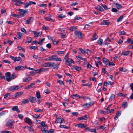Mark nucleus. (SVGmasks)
<instances>
[{"mask_svg":"<svg viewBox=\"0 0 133 133\" xmlns=\"http://www.w3.org/2000/svg\"><path fill=\"white\" fill-rule=\"evenodd\" d=\"M63 60H65V64L69 66H71V63H74V61L71 58H69L68 53L65 56Z\"/></svg>","mask_w":133,"mask_h":133,"instance_id":"obj_1","label":"nucleus"},{"mask_svg":"<svg viewBox=\"0 0 133 133\" xmlns=\"http://www.w3.org/2000/svg\"><path fill=\"white\" fill-rule=\"evenodd\" d=\"M57 56L56 55H53L51 56L46 58L45 60L47 61H60L61 60V58H58Z\"/></svg>","mask_w":133,"mask_h":133,"instance_id":"obj_2","label":"nucleus"},{"mask_svg":"<svg viewBox=\"0 0 133 133\" xmlns=\"http://www.w3.org/2000/svg\"><path fill=\"white\" fill-rule=\"evenodd\" d=\"M74 33L76 36L79 38L82 39L84 37V34L78 31H75Z\"/></svg>","mask_w":133,"mask_h":133,"instance_id":"obj_3","label":"nucleus"},{"mask_svg":"<svg viewBox=\"0 0 133 133\" xmlns=\"http://www.w3.org/2000/svg\"><path fill=\"white\" fill-rule=\"evenodd\" d=\"M14 122V121L12 120H9L6 123V126L9 128H11Z\"/></svg>","mask_w":133,"mask_h":133,"instance_id":"obj_4","label":"nucleus"},{"mask_svg":"<svg viewBox=\"0 0 133 133\" xmlns=\"http://www.w3.org/2000/svg\"><path fill=\"white\" fill-rule=\"evenodd\" d=\"M56 120L55 121V123H62L64 122V119L62 118H61L59 117H56Z\"/></svg>","mask_w":133,"mask_h":133,"instance_id":"obj_5","label":"nucleus"},{"mask_svg":"<svg viewBox=\"0 0 133 133\" xmlns=\"http://www.w3.org/2000/svg\"><path fill=\"white\" fill-rule=\"evenodd\" d=\"M34 20V18L32 17H30L28 18L27 20L24 21V22L26 24H29L31 23Z\"/></svg>","mask_w":133,"mask_h":133,"instance_id":"obj_6","label":"nucleus"},{"mask_svg":"<svg viewBox=\"0 0 133 133\" xmlns=\"http://www.w3.org/2000/svg\"><path fill=\"white\" fill-rule=\"evenodd\" d=\"M59 65V64H55L54 63L50 62L49 67H52L54 69H57Z\"/></svg>","mask_w":133,"mask_h":133,"instance_id":"obj_7","label":"nucleus"},{"mask_svg":"<svg viewBox=\"0 0 133 133\" xmlns=\"http://www.w3.org/2000/svg\"><path fill=\"white\" fill-rule=\"evenodd\" d=\"M26 68L25 66L19 65L16 67L15 69L16 71H18L19 70H23Z\"/></svg>","mask_w":133,"mask_h":133,"instance_id":"obj_8","label":"nucleus"},{"mask_svg":"<svg viewBox=\"0 0 133 133\" xmlns=\"http://www.w3.org/2000/svg\"><path fill=\"white\" fill-rule=\"evenodd\" d=\"M19 88V86L18 85L13 86L10 87L9 88L8 90L11 91H15L17 90Z\"/></svg>","mask_w":133,"mask_h":133,"instance_id":"obj_9","label":"nucleus"},{"mask_svg":"<svg viewBox=\"0 0 133 133\" xmlns=\"http://www.w3.org/2000/svg\"><path fill=\"white\" fill-rule=\"evenodd\" d=\"M18 10L22 12V14L21 15V17H23L25 16L27 12V10H24L23 9H19Z\"/></svg>","mask_w":133,"mask_h":133,"instance_id":"obj_10","label":"nucleus"},{"mask_svg":"<svg viewBox=\"0 0 133 133\" xmlns=\"http://www.w3.org/2000/svg\"><path fill=\"white\" fill-rule=\"evenodd\" d=\"M75 126L79 128H84L87 127V125L79 123L77 124Z\"/></svg>","mask_w":133,"mask_h":133,"instance_id":"obj_11","label":"nucleus"},{"mask_svg":"<svg viewBox=\"0 0 133 133\" xmlns=\"http://www.w3.org/2000/svg\"><path fill=\"white\" fill-rule=\"evenodd\" d=\"M85 130L88 131L92 132L95 133L96 132V129L90 128L88 127L86 128L85 129Z\"/></svg>","mask_w":133,"mask_h":133,"instance_id":"obj_12","label":"nucleus"},{"mask_svg":"<svg viewBox=\"0 0 133 133\" xmlns=\"http://www.w3.org/2000/svg\"><path fill=\"white\" fill-rule=\"evenodd\" d=\"M110 22L108 21V20H103V22L101 23V25H108L110 24Z\"/></svg>","mask_w":133,"mask_h":133,"instance_id":"obj_13","label":"nucleus"},{"mask_svg":"<svg viewBox=\"0 0 133 133\" xmlns=\"http://www.w3.org/2000/svg\"><path fill=\"white\" fill-rule=\"evenodd\" d=\"M112 105V104H111L109 105L107 107L106 109V110L108 112L111 113H113L114 111V109H110L109 108L110 107H111Z\"/></svg>","mask_w":133,"mask_h":133,"instance_id":"obj_14","label":"nucleus"},{"mask_svg":"<svg viewBox=\"0 0 133 133\" xmlns=\"http://www.w3.org/2000/svg\"><path fill=\"white\" fill-rule=\"evenodd\" d=\"M24 121L26 123H28L29 125H31L32 124V122L31 120L28 117L25 118Z\"/></svg>","mask_w":133,"mask_h":133,"instance_id":"obj_15","label":"nucleus"},{"mask_svg":"<svg viewBox=\"0 0 133 133\" xmlns=\"http://www.w3.org/2000/svg\"><path fill=\"white\" fill-rule=\"evenodd\" d=\"M34 35V37H37L39 36H41V32H36V31H33Z\"/></svg>","mask_w":133,"mask_h":133,"instance_id":"obj_16","label":"nucleus"},{"mask_svg":"<svg viewBox=\"0 0 133 133\" xmlns=\"http://www.w3.org/2000/svg\"><path fill=\"white\" fill-rule=\"evenodd\" d=\"M32 77H28L27 78H23V81L24 82H30L31 80H32Z\"/></svg>","mask_w":133,"mask_h":133,"instance_id":"obj_17","label":"nucleus"},{"mask_svg":"<svg viewBox=\"0 0 133 133\" xmlns=\"http://www.w3.org/2000/svg\"><path fill=\"white\" fill-rule=\"evenodd\" d=\"M29 100L31 103L35 102L36 98L33 96H29L28 98Z\"/></svg>","mask_w":133,"mask_h":133,"instance_id":"obj_18","label":"nucleus"},{"mask_svg":"<svg viewBox=\"0 0 133 133\" xmlns=\"http://www.w3.org/2000/svg\"><path fill=\"white\" fill-rule=\"evenodd\" d=\"M29 102V100L26 99H23L22 101L21 105H24Z\"/></svg>","mask_w":133,"mask_h":133,"instance_id":"obj_19","label":"nucleus"},{"mask_svg":"<svg viewBox=\"0 0 133 133\" xmlns=\"http://www.w3.org/2000/svg\"><path fill=\"white\" fill-rule=\"evenodd\" d=\"M121 111H118L116 114V116L114 117V119L115 120L117 119L118 117L121 115Z\"/></svg>","mask_w":133,"mask_h":133,"instance_id":"obj_20","label":"nucleus"},{"mask_svg":"<svg viewBox=\"0 0 133 133\" xmlns=\"http://www.w3.org/2000/svg\"><path fill=\"white\" fill-rule=\"evenodd\" d=\"M95 8L96 9L98 10L101 12H103L104 10L103 8L99 5L97 6L96 7H95Z\"/></svg>","mask_w":133,"mask_h":133,"instance_id":"obj_21","label":"nucleus"},{"mask_svg":"<svg viewBox=\"0 0 133 133\" xmlns=\"http://www.w3.org/2000/svg\"><path fill=\"white\" fill-rule=\"evenodd\" d=\"M23 94V92H19L15 94V97L16 98H18L21 96Z\"/></svg>","mask_w":133,"mask_h":133,"instance_id":"obj_22","label":"nucleus"},{"mask_svg":"<svg viewBox=\"0 0 133 133\" xmlns=\"http://www.w3.org/2000/svg\"><path fill=\"white\" fill-rule=\"evenodd\" d=\"M103 62L107 65H108V64L110 62L108 59L106 58H104L103 59Z\"/></svg>","mask_w":133,"mask_h":133,"instance_id":"obj_23","label":"nucleus"},{"mask_svg":"<svg viewBox=\"0 0 133 133\" xmlns=\"http://www.w3.org/2000/svg\"><path fill=\"white\" fill-rule=\"evenodd\" d=\"M87 115H84L83 116L80 117L79 118L78 120H86L87 119Z\"/></svg>","mask_w":133,"mask_h":133,"instance_id":"obj_24","label":"nucleus"},{"mask_svg":"<svg viewBox=\"0 0 133 133\" xmlns=\"http://www.w3.org/2000/svg\"><path fill=\"white\" fill-rule=\"evenodd\" d=\"M41 72H46L48 71L49 68H40Z\"/></svg>","mask_w":133,"mask_h":133,"instance_id":"obj_25","label":"nucleus"},{"mask_svg":"<svg viewBox=\"0 0 133 133\" xmlns=\"http://www.w3.org/2000/svg\"><path fill=\"white\" fill-rule=\"evenodd\" d=\"M97 43L101 45H103V40L99 38L97 41Z\"/></svg>","mask_w":133,"mask_h":133,"instance_id":"obj_26","label":"nucleus"},{"mask_svg":"<svg viewBox=\"0 0 133 133\" xmlns=\"http://www.w3.org/2000/svg\"><path fill=\"white\" fill-rule=\"evenodd\" d=\"M31 37H27L25 42L27 43H31Z\"/></svg>","mask_w":133,"mask_h":133,"instance_id":"obj_27","label":"nucleus"},{"mask_svg":"<svg viewBox=\"0 0 133 133\" xmlns=\"http://www.w3.org/2000/svg\"><path fill=\"white\" fill-rule=\"evenodd\" d=\"M10 94L9 93H7L5 95L4 98L7 99H8L10 98Z\"/></svg>","mask_w":133,"mask_h":133,"instance_id":"obj_28","label":"nucleus"},{"mask_svg":"<svg viewBox=\"0 0 133 133\" xmlns=\"http://www.w3.org/2000/svg\"><path fill=\"white\" fill-rule=\"evenodd\" d=\"M31 5V3H30V1L25 3L24 8L28 7L29 6Z\"/></svg>","mask_w":133,"mask_h":133,"instance_id":"obj_29","label":"nucleus"},{"mask_svg":"<svg viewBox=\"0 0 133 133\" xmlns=\"http://www.w3.org/2000/svg\"><path fill=\"white\" fill-rule=\"evenodd\" d=\"M114 4H115L117 8L118 9H121L122 8L121 5L118 3H114Z\"/></svg>","mask_w":133,"mask_h":133,"instance_id":"obj_30","label":"nucleus"},{"mask_svg":"<svg viewBox=\"0 0 133 133\" xmlns=\"http://www.w3.org/2000/svg\"><path fill=\"white\" fill-rule=\"evenodd\" d=\"M35 84V83H32L28 85L27 87L25 88V89H30L33 88V86Z\"/></svg>","mask_w":133,"mask_h":133,"instance_id":"obj_31","label":"nucleus"},{"mask_svg":"<svg viewBox=\"0 0 133 133\" xmlns=\"http://www.w3.org/2000/svg\"><path fill=\"white\" fill-rule=\"evenodd\" d=\"M113 84V83L110 81H108L107 82H104V85L107 86V85H111Z\"/></svg>","mask_w":133,"mask_h":133,"instance_id":"obj_32","label":"nucleus"},{"mask_svg":"<svg viewBox=\"0 0 133 133\" xmlns=\"http://www.w3.org/2000/svg\"><path fill=\"white\" fill-rule=\"evenodd\" d=\"M98 38V36L96 34H94L93 36V37L91 38V40L92 41L96 40Z\"/></svg>","mask_w":133,"mask_h":133,"instance_id":"obj_33","label":"nucleus"},{"mask_svg":"<svg viewBox=\"0 0 133 133\" xmlns=\"http://www.w3.org/2000/svg\"><path fill=\"white\" fill-rule=\"evenodd\" d=\"M127 105V102H124L122 104V106L124 108H125Z\"/></svg>","mask_w":133,"mask_h":133,"instance_id":"obj_34","label":"nucleus"},{"mask_svg":"<svg viewBox=\"0 0 133 133\" xmlns=\"http://www.w3.org/2000/svg\"><path fill=\"white\" fill-rule=\"evenodd\" d=\"M28 130L30 132H32L34 131V129L33 127L31 125L28 127Z\"/></svg>","mask_w":133,"mask_h":133,"instance_id":"obj_35","label":"nucleus"},{"mask_svg":"<svg viewBox=\"0 0 133 133\" xmlns=\"http://www.w3.org/2000/svg\"><path fill=\"white\" fill-rule=\"evenodd\" d=\"M44 18L48 21H53V19L49 17H45Z\"/></svg>","mask_w":133,"mask_h":133,"instance_id":"obj_36","label":"nucleus"},{"mask_svg":"<svg viewBox=\"0 0 133 133\" xmlns=\"http://www.w3.org/2000/svg\"><path fill=\"white\" fill-rule=\"evenodd\" d=\"M74 68L76 70L79 71L81 69V67L77 66H75L74 67Z\"/></svg>","mask_w":133,"mask_h":133,"instance_id":"obj_37","label":"nucleus"},{"mask_svg":"<svg viewBox=\"0 0 133 133\" xmlns=\"http://www.w3.org/2000/svg\"><path fill=\"white\" fill-rule=\"evenodd\" d=\"M77 28L76 26H71L69 28V30L71 31H74Z\"/></svg>","mask_w":133,"mask_h":133,"instance_id":"obj_38","label":"nucleus"},{"mask_svg":"<svg viewBox=\"0 0 133 133\" xmlns=\"http://www.w3.org/2000/svg\"><path fill=\"white\" fill-rule=\"evenodd\" d=\"M79 50L83 54H85L86 53L87 54H88V52H87L85 51L81 48H79Z\"/></svg>","mask_w":133,"mask_h":133,"instance_id":"obj_39","label":"nucleus"},{"mask_svg":"<svg viewBox=\"0 0 133 133\" xmlns=\"http://www.w3.org/2000/svg\"><path fill=\"white\" fill-rule=\"evenodd\" d=\"M18 110V108L17 106H14L12 108V110L13 111H17Z\"/></svg>","mask_w":133,"mask_h":133,"instance_id":"obj_40","label":"nucleus"},{"mask_svg":"<svg viewBox=\"0 0 133 133\" xmlns=\"http://www.w3.org/2000/svg\"><path fill=\"white\" fill-rule=\"evenodd\" d=\"M115 97V95L114 94H111L109 98V100H112V99H114Z\"/></svg>","mask_w":133,"mask_h":133,"instance_id":"obj_41","label":"nucleus"},{"mask_svg":"<svg viewBox=\"0 0 133 133\" xmlns=\"http://www.w3.org/2000/svg\"><path fill=\"white\" fill-rule=\"evenodd\" d=\"M50 64V62H46L43 64V66L47 67L48 66H49V65Z\"/></svg>","mask_w":133,"mask_h":133,"instance_id":"obj_42","label":"nucleus"},{"mask_svg":"<svg viewBox=\"0 0 133 133\" xmlns=\"http://www.w3.org/2000/svg\"><path fill=\"white\" fill-rule=\"evenodd\" d=\"M89 104L88 103H86L82 105V106L84 108H87L89 107Z\"/></svg>","mask_w":133,"mask_h":133,"instance_id":"obj_43","label":"nucleus"},{"mask_svg":"<svg viewBox=\"0 0 133 133\" xmlns=\"http://www.w3.org/2000/svg\"><path fill=\"white\" fill-rule=\"evenodd\" d=\"M75 97H77L79 98H80V96L79 95H78L77 94H73L72 95V97L73 98H74Z\"/></svg>","mask_w":133,"mask_h":133,"instance_id":"obj_44","label":"nucleus"},{"mask_svg":"<svg viewBox=\"0 0 133 133\" xmlns=\"http://www.w3.org/2000/svg\"><path fill=\"white\" fill-rule=\"evenodd\" d=\"M118 96H119L120 97H123L125 96H126L127 95V94H126L125 95H124L123 93H119L118 94Z\"/></svg>","mask_w":133,"mask_h":133,"instance_id":"obj_45","label":"nucleus"},{"mask_svg":"<svg viewBox=\"0 0 133 133\" xmlns=\"http://www.w3.org/2000/svg\"><path fill=\"white\" fill-rule=\"evenodd\" d=\"M57 82L61 84L64 85L65 84L64 81H63L58 80L57 81Z\"/></svg>","mask_w":133,"mask_h":133,"instance_id":"obj_46","label":"nucleus"},{"mask_svg":"<svg viewBox=\"0 0 133 133\" xmlns=\"http://www.w3.org/2000/svg\"><path fill=\"white\" fill-rule=\"evenodd\" d=\"M128 54L129 51H125L124 52H123L122 54H121V55H123L125 56H127L128 55Z\"/></svg>","mask_w":133,"mask_h":133,"instance_id":"obj_47","label":"nucleus"},{"mask_svg":"<svg viewBox=\"0 0 133 133\" xmlns=\"http://www.w3.org/2000/svg\"><path fill=\"white\" fill-rule=\"evenodd\" d=\"M34 111L36 112H42L43 111V110L41 109H37L36 108H35L34 109Z\"/></svg>","mask_w":133,"mask_h":133,"instance_id":"obj_48","label":"nucleus"},{"mask_svg":"<svg viewBox=\"0 0 133 133\" xmlns=\"http://www.w3.org/2000/svg\"><path fill=\"white\" fill-rule=\"evenodd\" d=\"M66 16L65 15H63V14H60L58 16L59 18H64Z\"/></svg>","mask_w":133,"mask_h":133,"instance_id":"obj_49","label":"nucleus"},{"mask_svg":"<svg viewBox=\"0 0 133 133\" xmlns=\"http://www.w3.org/2000/svg\"><path fill=\"white\" fill-rule=\"evenodd\" d=\"M41 72L40 69H38L34 71L32 73H34V74H36L37 73H39Z\"/></svg>","mask_w":133,"mask_h":133,"instance_id":"obj_50","label":"nucleus"},{"mask_svg":"<svg viewBox=\"0 0 133 133\" xmlns=\"http://www.w3.org/2000/svg\"><path fill=\"white\" fill-rule=\"evenodd\" d=\"M123 17V15L121 16L118 18V19L117 20V21L118 22L120 21L122 19Z\"/></svg>","mask_w":133,"mask_h":133,"instance_id":"obj_51","label":"nucleus"},{"mask_svg":"<svg viewBox=\"0 0 133 133\" xmlns=\"http://www.w3.org/2000/svg\"><path fill=\"white\" fill-rule=\"evenodd\" d=\"M56 54H64L65 52L64 51H58L56 52Z\"/></svg>","mask_w":133,"mask_h":133,"instance_id":"obj_52","label":"nucleus"},{"mask_svg":"<svg viewBox=\"0 0 133 133\" xmlns=\"http://www.w3.org/2000/svg\"><path fill=\"white\" fill-rule=\"evenodd\" d=\"M40 116V115H37L36 114H35V116H33L32 117L36 119H37L39 118Z\"/></svg>","mask_w":133,"mask_h":133,"instance_id":"obj_53","label":"nucleus"},{"mask_svg":"<svg viewBox=\"0 0 133 133\" xmlns=\"http://www.w3.org/2000/svg\"><path fill=\"white\" fill-rule=\"evenodd\" d=\"M41 131L43 133H49L48 131L45 130L44 128L41 129Z\"/></svg>","mask_w":133,"mask_h":133,"instance_id":"obj_54","label":"nucleus"},{"mask_svg":"<svg viewBox=\"0 0 133 133\" xmlns=\"http://www.w3.org/2000/svg\"><path fill=\"white\" fill-rule=\"evenodd\" d=\"M36 97L37 98H39L40 97V95L39 92L37 91L36 92Z\"/></svg>","mask_w":133,"mask_h":133,"instance_id":"obj_55","label":"nucleus"},{"mask_svg":"<svg viewBox=\"0 0 133 133\" xmlns=\"http://www.w3.org/2000/svg\"><path fill=\"white\" fill-rule=\"evenodd\" d=\"M38 6L41 7H45L46 6V4H45L42 3L40 4Z\"/></svg>","mask_w":133,"mask_h":133,"instance_id":"obj_56","label":"nucleus"},{"mask_svg":"<svg viewBox=\"0 0 133 133\" xmlns=\"http://www.w3.org/2000/svg\"><path fill=\"white\" fill-rule=\"evenodd\" d=\"M21 57H18L15 58L14 61L15 62H16L17 61H21Z\"/></svg>","mask_w":133,"mask_h":133,"instance_id":"obj_57","label":"nucleus"},{"mask_svg":"<svg viewBox=\"0 0 133 133\" xmlns=\"http://www.w3.org/2000/svg\"><path fill=\"white\" fill-rule=\"evenodd\" d=\"M47 37L50 40H52V41H54V37H51V36H47Z\"/></svg>","mask_w":133,"mask_h":133,"instance_id":"obj_58","label":"nucleus"},{"mask_svg":"<svg viewBox=\"0 0 133 133\" xmlns=\"http://www.w3.org/2000/svg\"><path fill=\"white\" fill-rule=\"evenodd\" d=\"M60 127L62 128H64L65 129H68V127L65 125H60Z\"/></svg>","mask_w":133,"mask_h":133,"instance_id":"obj_59","label":"nucleus"},{"mask_svg":"<svg viewBox=\"0 0 133 133\" xmlns=\"http://www.w3.org/2000/svg\"><path fill=\"white\" fill-rule=\"evenodd\" d=\"M18 117L20 119H23V118H24L23 115L21 114H19L18 116Z\"/></svg>","mask_w":133,"mask_h":133,"instance_id":"obj_60","label":"nucleus"},{"mask_svg":"<svg viewBox=\"0 0 133 133\" xmlns=\"http://www.w3.org/2000/svg\"><path fill=\"white\" fill-rule=\"evenodd\" d=\"M112 11L114 12H117L118 11V10L115 8H113L111 10Z\"/></svg>","mask_w":133,"mask_h":133,"instance_id":"obj_61","label":"nucleus"},{"mask_svg":"<svg viewBox=\"0 0 133 133\" xmlns=\"http://www.w3.org/2000/svg\"><path fill=\"white\" fill-rule=\"evenodd\" d=\"M17 34L18 36V38L20 39L22 36V35L21 33L20 32H19Z\"/></svg>","mask_w":133,"mask_h":133,"instance_id":"obj_62","label":"nucleus"},{"mask_svg":"<svg viewBox=\"0 0 133 133\" xmlns=\"http://www.w3.org/2000/svg\"><path fill=\"white\" fill-rule=\"evenodd\" d=\"M18 49L19 50H22L23 51H24V52H25V50L21 46H18Z\"/></svg>","mask_w":133,"mask_h":133,"instance_id":"obj_63","label":"nucleus"},{"mask_svg":"<svg viewBox=\"0 0 133 133\" xmlns=\"http://www.w3.org/2000/svg\"><path fill=\"white\" fill-rule=\"evenodd\" d=\"M81 19V18L80 17H78L77 16H76L74 17V19L78 20Z\"/></svg>","mask_w":133,"mask_h":133,"instance_id":"obj_64","label":"nucleus"}]
</instances>
